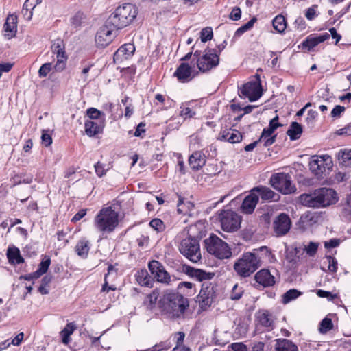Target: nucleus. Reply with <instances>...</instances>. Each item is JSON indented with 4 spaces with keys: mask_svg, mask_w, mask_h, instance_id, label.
<instances>
[{
    "mask_svg": "<svg viewBox=\"0 0 351 351\" xmlns=\"http://www.w3.org/2000/svg\"><path fill=\"white\" fill-rule=\"evenodd\" d=\"M158 306L169 317H180L189 306V302L181 294L166 291L159 299Z\"/></svg>",
    "mask_w": 351,
    "mask_h": 351,
    "instance_id": "1",
    "label": "nucleus"
},
{
    "mask_svg": "<svg viewBox=\"0 0 351 351\" xmlns=\"http://www.w3.org/2000/svg\"><path fill=\"white\" fill-rule=\"evenodd\" d=\"M301 203L313 208L326 207L335 204L338 200L336 191L330 188H320L311 194H302L300 196Z\"/></svg>",
    "mask_w": 351,
    "mask_h": 351,
    "instance_id": "2",
    "label": "nucleus"
},
{
    "mask_svg": "<svg viewBox=\"0 0 351 351\" xmlns=\"http://www.w3.org/2000/svg\"><path fill=\"white\" fill-rule=\"evenodd\" d=\"M138 14L136 7L132 3H125L116 8L114 12L108 18L107 24L111 25L117 30L130 25Z\"/></svg>",
    "mask_w": 351,
    "mask_h": 351,
    "instance_id": "3",
    "label": "nucleus"
},
{
    "mask_svg": "<svg viewBox=\"0 0 351 351\" xmlns=\"http://www.w3.org/2000/svg\"><path fill=\"white\" fill-rule=\"evenodd\" d=\"M119 224V213L111 206L103 208L94 219L95 228L102 233L113 232Z\"/></svg>",
    "mask_w": 351,
    "mask_h": 351,
    "instance_id": "4",
    "label": "nucleus"
},
{
    "mask_svg": "<svg viewBox=\"0 0 351 351\" xmlns=\"http://www.w3.org/2000/svg\"><path fill=\"white\" fill-rule=\"evenodd\" d=\"M261 265V258L256 252H245L234 264V269L238 276L246 278L252 274Z\"/></svg>",
    "mask_w": 351,
    "mask_h": 351,
    "instance_id": "5",
    "label": "nucleus"
},
{
    "mask_svg": "<svg viewBox=\"0 0 351 351\" xmlns=\"http://www.w3.org/2000/svg\"><path fill=\"white\" fill-rule=\"evenodd\" d=\"M207 252L220 259L228 258L232 256L229 245L215 234H210L204 240Z\"/></svg>",
    "mask_w": 351,
    "mask_h": 351,
    "instance_id": "6",
    "label": "nucleus"
},
{
    "mask_svg": "<svg viewBox=\"0 0 351 351\" xmlns=\"http://www.w3.org/2000/svg\"><path fill=\"white\" fill-rule=\"evenodd\" d=\"M193 56L196 58V63L199 70L203 73L215 68L219 63V54L215 49H206L202 56L199 51H196Z\"/></svg>",
    "mask_w": 351,
    "mask_h": 351,
    "instance_id": "7",
    "label": "nucleus"
},
{
    "mask_svg": "<svg viewBox=\"0 0 351 351\" xmlns=\"http://www.w3.org/2000/svg\"><path fill=\"white\" fill-rule=\"evenodd\" d=\"M179 251L194 263L198 262L202 258L199 242L192 237L186 238L181 241Z\"/></svg>",
    "mask_w": 351,
    "mask_h": 351,
    "instance_id": "8",
    "label": "nucleus"
},
{
    "mask_svg": "<svg viewBox=\"0 0 351 351\" xmlns=\"http://www.w3.org/2000/svg\"><path fill=\"white\" fill-rule=\"evenodd\" d=\"M219 220L222 230L228 232H235L241 226V216L230 210H221L219 214Z\"/></svg>",
    "mask_w": 351,
    "mask_h": 351,
    "instance_id": "9",
    "label": "nucleus"
},
{
    "mask_svg": "<svg viewBox=\"0 0 351 351\" xmlns=\"http://www.w3.org/2000/svg\"><path fill=\"white\" fill-rule=\"evenodd\" d=\"M271 186L277 191L283 194H291L296 190L293 184L291 176L285 173L274 174L270 178Z\"/></svg>",
    "mask_w": 351,
    "mask_h": 351,
    "instance_id": "10",
    "label": "nucleus"
},
{
    "mask_svg": "<svg viewBox=\"0 0 351 351\" xmlns=\"http://www.w3.org/2000/svg\"><path fill=\"white\" fill-rule=\"evenodd\" d=\"M239 95L242 98H247L250 101L258 99L262 95V87L258 75L256 80L243 85L239 90Z\"/></svg>",
    "mask_w": 351,
    "mask_h": 351,
    "instance_id": "11",
    "label": "nucleus"
},
{
    "mask_svg": "<svg viewBox=\"0 0 351 351\" xmlns=\"http://www.w3.org/2000/svg\"><path fill=\"white\" fill-rule=\"evenodd\" d=\"M217 297L216 287L209 282H204L197 296V302L202 309L206 310L211 306Z\"/></svg>",
    "mask_w": 351,
    "mask_h": 351,
    "instance_id": "12",
    "label": "nucleus"
},
{
    "mask_svg": "<svg viewBox=\"0 0 351 351\" xmlns=\"http://www.w3.org/2000/svg\"><path fill=\"white\" fill-rule=\"evenodd\" d=\"M115 28H112L111 25L107 24V21L105 24L101 27L97 32L95 36V43L99 47H105L108 45L114 37Z\"/></svg>",
    "mask_w": 351,
    "mask_h": 351,
    "instance_id": "13",
    "label": "nucleus"
},
{
    "mask_svg": "<svg viewBox=\"0 0 351 351\" xmlns=\"http://www.w3.org/2000/svg\"><path fill=\"white\" fill-rule=\"evenodd\" d=\"M291 221L285 213H280L274 220L272 229L276 237L285 235L290 230Z\"/></svg>",
    "mask_w": 351,
    "mask_h": 351,
    "instance_id": "14",
    "label": "nucleus"
},
{
    "mask_svg": "<svg viewBox=\"0 0 351 351\" xmlns=\"http://www.w3.org/2000/svg\"><path fill=\"white\" fill-rule=\"evenodd\" d=\"M330 162L329 156H313L309 162V168L315 175L320 176L326 171V166Z\"/></svg>",
    "mask_w": 351,
    "mask_h": 351,
    "instance_id": "15",
    "label": "nucleus"
},
{
    "mask_svg": "<svg viewBox=\"0 0 351 351\" xmlns=\"http://www.w3.org/2000/svg\"><path fill=\"white\" fill-rule=\"evenodd\" d=\"M148 267L151 274L157 281L165 284H168L169 282V274L165 271L162 265L158 261H152L149 262Z\"/></svg>",
    "mask_w": 351,
    "mask_h": 351,
    "instance_id": "16",
    "label": "nucleus"
},
{
    "mask_svg": "<svg viewBox=\"0 0 351 351\" xmlns=\"http://www.w3.org/2000/svg\"><path fill=\"white\" fill-rule=\"evenodd\" d=\"M197 74V72L194 67L189 66L187 63H182L175 71L174 76L180 82L184 83L191 80Z\"/></svg>",
    "mask_w": 351,
    "mask_h": 351,
    "instance_id": "17",
    "label": "nucleus"
},
{
    "mask_svg": "<svg viewBox=\"0 0 351 351\" xmlns=\"http://www.w3.org/2000/svg\"><path fill=\"white\" fill-rule=\"evenodd\" d=\"M258 202V195L256 194L253 190L245 197L241 206V210L245 214H251Z\"/></svg>",
    "mask_w": 351,
    "mask_h": 351,
    "instance_id": "18",
    "label": "nucleus"
},
{
    "mask_svg": "<svg viewBox=\"0 0 351 351\" xmlns=\"http://www.w3.org/2000/svg\"><path fill=\"white\" fill-rule=\"evenodd\" d=\"M4 36L8 39H11L16 36L17 32V16L10 14L8 16L3 26Z\"/></svg>",
    "mask_w": 351,
    "mask_h": 351,
    "instance_id": "19",
    "label": "nucleus"
},
{
    "mask_svg": "<svg viewBox=\"0 0 351 351\" xmlns=\"http://www.w3.org/2000/svg\"><path fill=\"white\" fill-rule=\"evenodd\" d=\"M219 139L230 143H236L241 141L242 135L235 129L227 128L221 131Z\"/></svg>",
    "mask_w": 351,
    "mask_h": 351,
    "instance_id": "20",
    "label": "nucleus"
},
{
    "mask_svg": "<svg viewBox=\"0 0 351 351\" xmlns=\"http://www.w3.org/2000/svg\"><path fill=\"white\" fill-rule=\"evenodd\" d=\"M255 280L256 282L263 287H271L275 284V278L271 274L268 269H263L258 271L255 274Z\"/></svg>",
    "mask_w": 351,
    "mask_h": 351,
    "instance_id": "21",
    "label": "nucleus"
},
{
    "mask_svg": "<svg viewBox=\"0 0 351 351\" xmlns=\"http://www.w3.org/2000/svg\"><path fill=\"white\" fill-rule=\"evenodd\" d=\"M104 119L102 121L86 120L85 122V132L88 136H94L101 133L104 127Z\"/></svg>",
    "mask_w": 351,
    "mask_h": 351,
    "instance_id": "22",
    "label": "nucleus"
},
{
    "mask_svg": "<svg viewBox=\"0 0 351 351\" xmlns=\"http://www.w3.org/2000/svg\"><path fill=\"white\" fill-rule=\"evenodd\" d=\"M135 51V47L132 43H126L121 46L114 53V59L122 61L130 58Z\"/></svg>",
    "mask_w": 351,
    "mask_h": 351,
    "instance_id": "23",
    "label": "nucleus"
},
{
    "mask_svg": "<svg viewBox=\"0 0 351 351\" xmlns=\"http://www.w3.org/2000/svg\"><path fill=\"white\" fill-rule=\"evenodd\" d=\"M328 38L329 34L328 33L317 36L311 35L308 36L306 40L302 42V46L304 48H306L310 51L318 44L326 40Z\"/></svg>",
    "mask_w": 351,
    "mask_h": 351,
    "instance_id": "24",
    "label": "nucleus"
},
{
    "mask_svg": "<svg viewBox=\"0 0 351 351\" xmlns=\"http://www.w3.org/2000/svg\"><path fill=\"white\" fill-rule=\"evenodd\" d=\"M6 256L9 263L12 265H19L24 263V258L21 256L19 249L14 245L8 247Z\"/></svg>",
    "mask_w": 351,
    "mask_h": 351,
    "instance_id": "25",
    "label": "nucleus"
},
{
    "mask_svg": "<svg viewBox=\"0 0 351 351\" xmlns=\"http://www.w3.org/2000/svg\"><path fill=\"white\" fill-rule=\"evenodd\" d=\"M178 213L184 215H191L192 211L194 208V204L191 201L186 199L179 197V200L177 204Z\"/></svg>",
    "mask_w": 351,
    "mask_h": 351,
    "instance_id": "26",
    "label": "nucleus"
},
{
    "mask_svg": "<svg viewBox=\"0 0 351 351\" xmlns=\"http://www.w3.org/2000/svg\"><path fill=\"white\" fill-rule=\"evenodd\" d=\"M275 351H298V347L292 341L286 339L276 340Z\"/></svg>",
    "mask_w": 351,
    "mask_h": 351,
    "instance_id": "27",
    "label": "nucleus"
},
{
    "mask_svg": "<svg viewBox=\"0 0 351 351\" xmlns=\"http://www.w3.org/2000/svg\"><path fill=\"white\" fill-rule=\"evenodd\" d=\"M189 162L193 169L198 170L204 165L206 159L201 152H196L189 157Z\"/></svg>",
    "mask_w": 351,
    "mask_h": 351,
    "instance_id": "28",
    "label": "nucleus"
},
{
    "mask_svg": "<svg viewBox=\"0 0 351 351\" xmlns=\"http://www.w3.org/2000/svg\"><path fill=\"white\" fill-rule=\"evenodd\" d=\"M256 319L261 325L265 327H270L273 324L271 315L266 310H261L256 315Z\"/></svg>",
    "mask_w": 351,
    "mask_h": 351,
    "instance_id": "29",
    "label": "nucleus"
},
{
    "mask_svg": "<svg viewBox=\"0 0 351 351\" xmlns=\"http://www.w3.org/2000/svg\"><path fill=\"white\" fill-rule=\"evenodd\" d=\"M274 132L269 130L267 128L263 129L262 134L258 139L260 143H263L265 147L271 145L276 141V135H273Z\"/></svg>",
    "mask_w": 351,
    "mask_h": 351,
    "instance_id": "30",
    "label": "nucleus"
},
{
    "mask_svg": "<svg viewBox=\"0 0 351 351\" xmlns=\"http://www.w3.org/2000/svg\"><path fill=\"white\" fill-rule=\"evenodd\" d=\"M337 158L341 165L351 169V149L340 150Z\"/></svg>",
    "mask_w": 351,
    "mask_h": 351,
    "instance_id": "31",
    "label": "nucleus"
},
{
    "mask_svg": "<svg viewBox=\"0 0 351 351\" xmlns=\"http://www.w3.org/2000/svg\"><path fill=\"white\" fill-rule=\"evenodd\" d=\"M253 191L258 195L264 200H271L274 198L275 193L270 189L265 186H258L253 189Z\"/></svg>",
    "mask_w": 351,
    "mask_h": 351,
    "instance_id": "32",
    "label": "nucleus"
},
{
    "mask_svg": "<svg viewBox=\"0 0 351 351\" xmlns=\"http://www.w3.org/2000/svg\"><path fill=\"white\" fill-rule=\"evenodd\" d=\"M160 297V291L158 289L153 290L149 294H148L145 300L144 304L149 309H153L156 304V302Z\"/></svg>",
    "mask_w": 351,
    "mask_h": 351,
    "instance_id": "33",
    "label": "nucleus"
},
{
    "mask_svg": "<svg viewBox=\"0 0 351 351\" xmlns=\"http://www.w3.org/2000/svg\"><path fill=\"white\" fill-rule=\"evenodd\" d=\"M302 132V128L297 122H293L287 130V134L291 140H296L300 137Z\"/></svg>",
    "mask_w": 351,
    "mask_h": 351,
    "instance_id": "34",
    "label": "nucleus"
},
{
    "mask_svg": "<svg viewBox=\"0 0 351 351\" xmlns=\"http://www.w3.org/2000/svg\"><path fill=\"white\" fill-rule=\"evenodd\" d=\"M75 330V326L73 323H69L60 332V336L64 344L66 345L70 342V336L73 333Z\"/></svg>",
    "mask_w": 351,
    "mask_h": 351,
    "instance_id": "35",
    "label": "nucleus"
},
{
    "mask_svg": "<svg viewBox=\"0 0 351 351\" xmlns=\"http://www.w3.org/2000/svg\"><path fill=\"white\" fill-rule=\"evenodd\" d=\"M89 249V242L86 239H81L75 246L77 254L82 257H86L87 256Z\"/></svg>",
    "mask_w": 351,
    "mask_h": 351,
    "instance_id": "36",
    "label": "nucleus"
},
{
    "mask_svg": "<svg viewBox=\"0 0 351 351\" xmlns=\"http://www.w3.org/2000/svg\"><path fill=\"white\" fill-rule=\"evenodd\" d=\"M136 280L141 285L145 287H149L151 285L152 279L149 276L147 270H141L138 271L136 274Z\"/></svg>",
    "mask_w": 351,
    "mask_h": 351,
    "instance_id": "37",
    "label": "nucleus"
},
{
    "mask_svg": "<svg viewBox=\"0 0 351 351\" xmlns=\"http://www.w3.org/2000/svg\"><path fill=\"white\" fill-rule=\"evenodd\" d=\"M215 274L213 273L206 272L205 271L200 269H195L192 271V276L199 281L210 280L213 278Z\"/></svg>",
    "mask_w": 351,
    "mask_h": 351,
    "instance_id": "38",
    "label": "nucleus"
},
{
    "mask_svg": "<svg viewBox=\"0 0 351 351\" xmlns=\"http://www.w3.org/2000/svg\"><path fill=\"white\" fill-rule=\"evenodd\" d=\"M302 295V292L300 291L292 289L285 292L282 295V303L286 304L290 302L297 299Z\"/></svg>",
    "mask_w": 351,
    "mask_h": 351,
    "instance_id": "39",
    "label": "nucleus"
},
{
    "mask_svg": "<svg viewBox=\"0 0 351 351\" xmlns=\"http://www.w3.org/2000/svg\"><path fill=\"white\" fill-rule=\"evenodd\" d=\"M273 27L279 33H282L287 27L286 20L282 15L276 16L273 20Z\"/></svg>",
    "mask_w": 351,
    "mask_h": 351,
    "instance_id": "40",
    "label": "nucleus"
},
{
    "mask_svg": "<svg viewBox=\"0 0 351 351\" xmlns=\"http://www.w3.org/2000/svg\"><path fill=\"white\" fill-rule=\"evenodd\" d=\"M66 60L67 56L65 53H59L56 56V63L54 65V69L58 72L62 71L65 69Z\"/></svg>",
    "mask_w": 351,
    "mask_h": 351,
    "instance_id": "41",
    "label": "nucleus"
},
{
    "mask_svg": "<svg viewBox=\"0 0 351 351\" xmlns=\"http://www.w3.org/2000/svg\"><path fill=\"white\" fill-rule=\"evenodd\" d=\"M299 250L296 247H291L286 250V259L290 263L295 264L297 263L299 257L298 254Z\"/></svg>",
    "mask_w": 351,
    "mask_h": 351,
    "instance_id": "42",
    "label": "nucleus"
},
{
    "mask_svg": "<svg viewBox=\"0 0 351 351\" xmlns=\"http://www.w3.org/2000/svg\"><path fill=\"white\" fill-rule=\"evenodd\" d=\"M51 260L48 257L42 261V262L39 265L38 269L35 271V275L36 277H40L41 275L45 274L50 265Z\"/></svg>",
    "mask_w": 351,
    "mask_h": 351,
    "instance_id": "43",
    "label": "nucleus"
},
{
    "mask_svg": "<svg viewBox=\"0 0 351 351\" xmlns=\"http://www.w3.org/2000/svg\"><path fill=\"white\" fill-rule=\"evenodd\" d=\"M256 21V18H252L250 21H249L247 23L242 25L239 28L237 29V30L235 32L234 36H241L244 32L250 30L254 25V23Z\"/></svg>",
    "mask_w": 351,
    "mask_h": 351,
    "instance_id": "44",
    "label": "nucleus"
},
{
    "mask_svg": "<svg viewBox=\"0 0 351 351\" xmlns=\"http://www.w3.org/2000/svg\"><path fill=\"white\" fill-rule=\"evenodd\" d=\"M333 327V324L331 319L325 317L320 323L319 332L322 334L326 333L330 330Z\"/></svg>",
    "mask_w": 351,
    "mask_h": 351,
    "instance_id": "45",
    "label": "nucleus"
},
{
    "mask_svg": "<svg viewBox=\"0 0 351 351\" xmlns=\"http://www.w3.org/2000/svg\"><path fill=\"white\" fill-rule=\"evenodd\" d=\"M195 115V112L193 111L189 107L186 106V104H182L180 106V116L183 117L184 119L188 118H192Z\"/></svg>",
    "mask_w": 351,
    "mask_h": 351,
    "instance_id": "46",
    "label": "nucleus"
},
{
    "mask_svg": "<svg viewBox=\"0 0 351 351\" xmlns=\"http://www.w3.org/2000/svg\"><path fill=\"white\" fill-rule=\"evenodd\" d=\"M319 243L316 242H310L308 245L304 247V251L309 256H314L317 252Z\"/></svg>",
    "mask_w": 351,
    "mask_h": 351,
    "instance_id": "47",
    "label": "nucleus"
},
{
    "mask_svg": "<svg viewBox=\"0 0 351 351\" xmlns=\"http://www.w3.org/2000/svg\"><path fill=\"white\" fill-rule=\"evenodd\" d=\"M213 29L210 27H205L200 32V38L202 42L205 43L210 40L213 38Z\"/></svg>",
    "mask_w": 351,
    "mask_h": 351,
    "instance_id": "48",
    "label": "nucleus"
},
{
    "mask_svg": "<svg viewBox=\"0 0 351 351\" xmlns=\"http://www.w3.org/2000/svg\"><path fill=\"white\" fill-rule=\"evenodd\" d=\"M89 119L88 120L101 121L100 117L103 113L95 108H90L86 111Z\"/></svg>",
    "mask_w": 351,
    "mask_h": 351,
    "instance_id": "49",
    "label": "nucleus"
},
{
    "mask_svg": "<svg viewBox=\"0 0 351 351\" xmlns=\"http://www.w3.org/2000/svg\"><path fill=\"white\" fill-rule=\"evenodd\" d=\"M149 226L157 232H162L165 229V225L160 219H154L149 222Z\"/></svg>",
    "mask_w": 351,
    "mask_h": 351,
    "instance_id": "50",
    "label": "nucleus"
},
{
    "mask_svg": "<svg viewBox=\"0 0 351 351\" xmlns=\"http://www.w3.org/2000/svg\"><path fill=\"white\" fill-rule=\"evenodd\" d=\"M243 293L242 287H239L238 285H234L230 293V298L232 300H239L241 298Z\"/></svg>",
    "mask_w": 351,
    "mask_h": 351,
    "instance_id": "51",
    "label": "nucleus"
},
{
    "mask_svg": "<svg viewBox=\"0 0 351 351\" xmlns=\"http://www.w3.org/2000/svg\"><path fill=\"white\" fill-rule=\"evenodd\" d=\"M52 68L51 63L43 64L38 71V75L40 77H45L51 71Z\"/></svg>",
    "mask_w": 351,
    "mask_h": 351,
    "instance_id": "52",
    "label": "nucleus"
},
{
    "mask_svg": "<svg viewBox=\"0 0 351 351\" xmlns=\"http://www.w3.org/2000/svg\"><path fill=\"white\" fill-rule=\"evenodd\" d=\"M42 0H26L23 4V10L32 11L41 3Z\"/></svg>",
    "mask_w": 351,
    "mask_h": 351,
    "instance_id": "53",
    "label": "nucleus"
},
{
    "mask_svg": "<svg viewBox=\"0 0 351 351\" xmlns=\"http://www.w3.org/2000/svg\"><path fill=\"white\" fill-rule=\"evenodd\" d=\"M51 49L56 56L59 55V53H65L64 47H62V41L60 40L55 42L51 46Z\"/></svg>",
    "mask_w": 351,
    "mask_h": 351,
    "instance_id": "54",
    "label": "nucleus"
},
{
    "mask_svg": "<svg viewBox=\"0 0 351 351\" xmlns=\"http://www.w3.org/2000/svg\"><path fill=\"white\" fill-rule=\"evenodd\" d=\"M326 258H327L328 264V270L330 272H336L337 270V261L335 259V258H334L331 256H327Z\"/></svg>",
    "mask_w": 351,
    "mask_h": 351,
    "instance_id": "55",
    "label": "nucleus"
},
{
    "mask_svg": "<svg viewBox=\"0 0 351 351\" xmlns=\"http://www.w3.org/2000/svg\"><path fill=\"white\" fill-rule=\"evenodd\" d=\"M171 346L169 343L164 341L157 343L150 348L151 351H162L163 350H167Z\"/></svg>",
    "mask_w": 351,
    "mask_h": 351,
    "instance_id": "56",
    "label": "nucleus"
},
{
    "mask_svg": "<svg viewBox=\"0 0 351 351\" xmlns=\"http://www.w3.org/2000/svg\"><path fill=\"white\" fill-rule=\"evenodd\" d=\"M41 138L43 144L46 147L50 145L52 143L51 136L49 134L47 133V131H43Z\"/></svg>",
    "mask_w": 351,
    "mask_h": 351,
    "instance_id": "57",
    "label": "nucleus"
},
{
    "mask_svg": "<svg viewBox=\"0 0 351 351\" xmlns=\"http://www.w3.org/2000/svg\"><path fill=\"white\" fill-rule=\"evenodd\" d=\"M345 110V107L337 105L331 111V117L333 118L339 117L341 114Z\"/></svg>",
    "mask_w": 351,
    "mask_h": 351,
    "instance_id": "58",
    "label": "nucleus"
},
{
    "mask_svg": "<svg viewBox=\"0 0 351 351\" xmlns=\"http://www.w3.org/2000/svg\"><path fill=\"white\" fill-rule=\"evenodd\" d=\"M241 11L239 8H234L230 13V18L233 21H238L241 19Z\"/></svg>",
    "mask_w": 351,
    "mask_h": 351,
    "instance_id": "59",
    "label": "nucleus"
},
{
    "mask_svg": "<svg viewBox=\"0 0 351 351\" xmlns=\"http://www.w3.org/2000/svg\"><path fill=\"white\" fill-rule=\"evenodd\" d=\"M340 243L339 239H332L328 241H326L324 243V247L326 248H333L337 247Z\"/></svg>",
    "mask_w": 351,
    "mask_h": 351,
    "instance_id": "60",
    "label": "nucleus"
},
{
    "mask_svg": "<svg viewBox=\"0 0 351 351\" xmlns=\"http://www.w3.org/2000/svg\"><path fill=\"white\" fill-rule=\"evenodd\" d=\"M95 172H96L97 175L99 177H101L106 173V171H105L104 165L101 163H100L99 162H97L95 165Z\"/></svg>",
    "mask_w": 351,
    "mask_h": 351,
    "instance_id": "61",
    "label": "nucleus"
},
{
    "mask_svg": "<svg viewBox=\"0 0 351 351\" xmlns=\"http://www.w3.org/2000/svg\"><path fill=\"white\" fill-rule=\"evenodd\" d=\"M315 7L316 6L311 7V8H308L306 10V13H305V16L306 17V19L308 20L311 21L316 16V11H315Z\"/></svg>",
    "mask_w": 351,
    "mask_h": 351,
    "instance_id": "62",
    "label": "nucleus"
},
{
    "mask_svg": "<svg viewBox=\"0 0 351 351\" xmlns=\"http://www.w3.org/2000/svg\"><path fill=\"white\" fill-rule=\"evenodd\" d=\"M278 117L276 116V117H274V119H272L270 121L269 127H267V128L269 130L274 132L280 125L278 123Z\"/></svg>",
    "mask_w": 351,
    "mask_h": 351,
    "instance_id": "63",
    "label": "nucleus"
},
{
    "mask_svg": "<svg viewBox=\"0 0 351 351\" xmlns=\"http://www.w3.org/2000/svg\"><path fill=\"white\" fill-rule=\"evenodd\" d=\"M339 135H351V123L337 130Z\"/></svg>",
    "mask_w": 351,
    "mask_h": 351,
    "instance_id": "64",
    "label": "nucleus"
}]
</instances>
